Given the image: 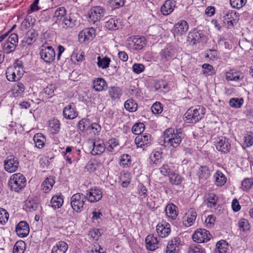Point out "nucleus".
Segmentation results:
<instances>
[{
    "label": "nucleus",
    "instance_id": "c756f323",
    "mask_svg": "<svg viewBox=\"0 0 253 253\" xmlns=\"http://www.w3.org/2000/svg\"><path fill=\"white\" fill-rule=\"evenodd\" d=\"M166 214L167 217L172 220H174L177 216V207L174 204H169L165 208Z\"/></svg>",
    "mask_w": 253,
    "mask_h": 253
},
{
    "label": "nucleus",
    "instance_id": "680f3d73",
    "mask_svg": "<svg viewBox=\"0 0 253 253\" xmlns=\"http://www.w3.org/2000/svg\"><path fill=\"white\" fill-rule=\"evenodd\" d=\"M244 100L242 98H232L229 100L230 105L233 108H240L243 104Z\"/></svg>",
    "mask_w": 253,
    "mask_h": 253
},
{
    "label": "nucleus",
    "instance_id": "864d4df0",
    "mask_svg": "<svg viewBox=\"0 0 253 253\" xmlns=\"http://www.w3.org/2000/svg\"><path fill=\"white\" fill-rule=\"evenodd\" d=\"M203 37V34L200 31H196L190 33L189 35L188 38L193 41V43L195 44L196 42H200L201 38Z\"/></svg>",
    "mask_w": 253,
    "mask_h": 253
},
{
    "label": "nucleus",
    "instance_id": "c9c22d12",
    "mask_svg": "<svg viewBox=\"0 0 253 253\" xmlns=\"http://www.w3.org/2000/svg\"><path fill=\"white\" fill-rule=\"evenodd\" d=\"M66 10L64 7H60L56 9L54 12L53 19L55 23H59L65 17Z\"/></svg>",
    "mask_w": 253,
    "mask_h": 253
},
{
    "label": "nucleus",
    "instance_id": "1a4fd4ad",
    "mask_svg": "<svg viewBox=\"0 0 253 253\" xmlns=\"http://www.w3.org/2000/svg\"><path fill=\"white\" fill-rule=\"evenodd\" d=\"M105 14V9L100 6H93L88 12V18L93 23L100 20Z\"/></svg>",
    "mask_w": 253,
    "mask_h": 253
},
{
    "label": "nucleus",
    "instance_id": "6e6552de",
    "mask_svg": "<svg viewBox=\"0 0 253 253\" xmlns=\"http://www.w3.org/2000/svg\"><path fill=\"white\" fill-rule=\"evenodd\" d=\"M40 55L41 58L47 63L53 62L55 57V51L51 46H42Z\"/></svg>",
    "mask_w": 253,
    "mask_h": 253
},
{
    "label": "nucleus",
    "instance_id": "e2e57ef3",
    "mask_svg": "<svg viewBox=\"0 0 253 253\" xmlns=\"http://www.w3.org/2000/svg\"><path fill=\"white\" fill-rule=\"evenodd\" d=\"M90 124L88 120L82 119L78 123V128L82 131H87Z\"/></svg>",
    "mask_w": 253,
    "mask_h": 253
},
{
    "label": "nucleus",
    "instance_id": "bf43d9fd",
    "mask_svg": "<svg viewBox=\"0 0 253 253\" xmlns=\"http://www.w3.org/2000/svg\"><path fill=\"white\" fill-rule=\"evenodd\" d=\"M216 247L219 253H224L227 251L228 244L224 240H220L217 243Z\"/></svg>",
    "mask_w": 253,
    "mask_h": 253
},
{
    "label": "nucleus",
    "instance_id": "e433bc0d",
    "mask_svg": "<svg viewBox=\"0 0 253 253\" xmlns=\"http://www.w3.org/2000/svg\"><path fill=\"white\" fill-rule=\"evenodd\" d=\"M138 199L141 202H144V200L148 197V191L146 187L142 183H139L137 187Z\"/></svg>",
    "mask_w": 253,
    "mask_h": 253
},
{
    "label": "nucleus",
    "instance_id": "20e7f679",
    "mask_svg": "<svg viewBox=\"0 0 253 253\" xmlns=\"http://www.w3.org/2000/svg\"><path fill=\"white\" fill-rule=\"evenodd\" d=\"M205 114V109L203 106L191 107L184 115L185 121L188 123H196L204 118Z\"/></svg>",
    "mask_w": 253,
    "mask_h": 253
},
{
    "label": "nucleus",
    "instance_id": "cd10ccee",
    "mask_svg": "<svg viewBox=\"0 0 253 253\" xmlns=\"http://www.w3.org/2000/svg\"><path fill=\"white\" fill-rule=\"evenodd\" d=\"M213 178L215 185L218 187L223 186L227 181L226 176L219 170H217L214 173Z\"/></svg>",
    "mask_w": 253,
    "mask_h": 253
},
{
    "label": "nucleus",
    "instance_id": "423d86ee",
    "mask_svg": "<svg viewBox=\"0 0 253 253\" xmlns=\"http://www.w3.org/2000/svg\"><path fill=\"white\" fill-rule=\"evenodd\" d=\"M175 55L174 47L171 45H167L159 53L160 63L167 64L174 58Z\"/></svg>",
    "mask_w": 253,
    "mask_h": 253
},
{
    "label": "nucleus",
    "instance_id": "ea45409f",
    "mask_svg": "<svg viewBox=\"0 0 253 253\" xmlns=\"http://www.w3.org/2000/svg\"><path fill=\"white\" fill-rule=\"evenodd\" d=\"M179 239L175 238L169 243L167 248V253H177L179 250Z\"/></svg>",
    "mask_w": 253,
    "mask_h": 253
},
{
    "label": "nucleus",
    "instance_id": "a878e982",
    "mask_svg": "<svg viewBox=\"0 0 253 253\" xmlns=\"http://www.w3.org/2000/svg\"><path fill=\"white\" fill-rule=\"evenodd\" d=\"M175 171H177V168L172 164H165L160 168L161 173L164 176H170Z\"/></svg>",
    "mask_w": 253,
    "mask_h": 253
},
{
    "label": "nucleus",
    "instance_id": "72a5a7b5",
    "mask_svg": "<svg viewBox=\"0 0 253 253\" xmlns=\"http://www.w3.org/2000/svg\"><path fill=\"white\" fill-rule=\"evenodd\" d=\"M55 180L54 177L50 176L47 177L42 184V189L44 193L49 192L52 188Z\"/></svg>",
    "mask_w": 253,
    "mask_h": 253
},
{
    "label": "nucleus",
    "instance_id": "69168bd1",
    "mask_svg": "<svg viewBox=\"0 0 253 253\" xmlns=\"http://www.w3.org/2000/svg\"><path fill=\"white\" fill-rule=\"evenodd\" d=\"M87 253H104L103 249L97 244L91 245L87 250Z\"/></svg>",
    "mask_w": 253,
    "mask_h": 253
},
{
    "label": "nucleus",
    "instance_id": "2eb2a0df",
    "mask_svg": "<svg viewBox=\"0 0 253 253\" xmlns=\"http://www.w3.org/2000/svg\"><path fill=\"white\" fill-rule=\"evenodd\" d=\"M38 36V34L36 30L34 29L29 30L21 41L20 45L25 47L26 45H31L36 41Z\"/></svg>",
    "mask_w": 253,
    "mask_h": 253
},
{
    "label": "nucleus",
    "instance_id": "a18cd8bd",
    "mask_svg": "<svg viewBox=\"0 0 253 253\" xmlns=\"http://www.w3.org/2000/svg\"><path fill=\"white\" fill-rule=\"evenodd\" d=\"M169 177V182L172 185H179L182 183L183 179V178L177 172V171H175Z\"/></svg>",
    "mask_w": 253,
    "mask_h": 253
},
{
    "label": "nucleus",
    "instance_id": "39448f33",
    "mask_svg": "<svg viewBox=\"0 0 253 253\" xmlns=\"http://www.w3.org/2000/svg\"><path fill=\"white\" fill-rule=\"evenodd\" d=\"M86 198L85 195L81 193L74 194L71 198V205L73 209L77 212L83 210L84 205Z\"/></svg>",
    "mask_w": 253,
    "mask_h": 253
},
{
    "label": "nucleus",
    "instance_id": "37998d69",
    "mask_svg": "<svg viewBox=\"0 0 253 253\" xmlns=\"http://www.w3.org/2000/svg\"><path fill=\"white\" fill-rule=\"evenodd\" d=\"M63 202L64 200L62 196L56 195L52 197L50 204L53 209H59L63 205Z\"/></svg>",
    "mask_w": 253,
    "mask_h": 253
},
{
    "label": "nucleus",
    "instance_id": "ddd939ff",
    "mask_svg": "<svg viewBox=\"0 0 253 253\" xmlns=\"http://www.w3.org/2000/svg\"><path fill=\"white\" fill-rule=\"evenodd\" d=\"M145 44V39L144 37L135 36L133 38H129L127 40L128 47L133 50H140L142 48Z\"/></svg>",
    "mask_w": 253,
    "mask_h": 253
},
{
    "label": "nucleus",
    "instance_id": "13d9d810",
    "mask_svg": "<svg viewBox=\"0 0 253 253\" xmlns=\"http://www.w3.org/2000/svg\"><path fill=\"white\" fill-rule=\"evenodd\" d=\"M145 126L142 123H136L132 128V132L137 135L142 134L141 133L144 130Z\"/></svg>",
    "mask_w": 253,
    "mask_h": 253
},
{
    "label": "nucleus",
    "instance_id": "5fc2aeb1",
    "mask_svg": "<svg viewBox=\"0 0 253 253\" xmlns=\"http://www.w3.org/2000/svg\"><path fill=\"white\" fill-rule=\"evenodd\" d=\"M105 26L109 30H116L119 28L118 25V20L114 18H109L105 22Z\"/></svg>",
    "mask_w": 253,
    "mask_h": 253
},
{
    "label": "nucleus",
    "instance_id": "4be33fe9",
    "mask_svg": "<svg viewBox=\"0 0 253 253\" xmlns=\"http://www.w3.org/2000/svg\"><path fill=\"white\" fill-rule=\"evenodd\" d=\"M63 115L66 119L72 120L77 117L78 113L73 104H69L64 108Z\"/></svg>",
    "mask_w": 253,
    "mask_h": 253
},
{
    "label": "nucleus",
    "instance_id": "9d476101",
    "mask_svg": "<svg viewBox=\"0 0 253 253\" xmlns=\"http://www.w3.org/2000/svg\"><path fill=\"white\" fill-rule=\"evenodd\" d=\"M95 36V31L93 28H86L81 31L78 35L81 43L88 44Z\"/></svg>",
    "mask_w": 253,
    "mask_h": 253
},
{
    "label": "nucleus",
    "instance_id": "338daca9",
    "mask_svg": "<svg viewBox=\"0 0 253 253\" xmlns=\"http://www.w3.org/2000/svg\"><path fill=\"white\" fill-rule=\"evenodd\" d=\"M247 0H230V3L233 8L240 9L246 3Z\"/></svg>",
    "mask_w": 253,
    "mask_h": 253
},
{
    "label": "nucleus",
    "instance_id": "3c124183",
    "mask_svg": "<svg viewBox=\"0 0 253 253\" xmlns=\"http://www.w3.org/2000/svg\"><path fill=\"white\" fill-rule=\"evenodd\" d=\"M131 164V157L128 154H123L120 158V165L123 167H128Z\"/></svg>",
    "mask_w": 253,
    "mask_h": 253
},
{
    "label": "nucleus",
    "instance_id": "dca6fc26",
    "mask_svg": "<svg viewBox=\"0 0 253 253\" xmlns=\"http://www.w3.org/2000/svg\"><path fill=\"white\" fill-rule=\"evenodd\" d=\"M134 141L137 147L143 148L150 145L151 144L152 139L151 134L143 133L137 135Z\"/></svg>",
    "mask_w": 253,
    "mask_h": 253
},
{
    "label": "nucleus",
    "instance_id": "0e129e2a",
    "mask_svg": "<svg viewBox=\"0 0 253 253\" xmlns=\"http://www.w3.org/2000/svg\"><path fill=\"white\" fill-rule=\"evenodd\" d=\"M203 72L207 76H211L215 73L214 70L212 65L209 64H204L202 65Z\"/></svg>",
    "mask_w": 253,
    "mask_h": 253
},
{
    "label": "nucleus",
    "instance_id": "f03ea898",
    "mask_svg": "<svg viewBox=\"0 0 253 253\" xmlns=\"http://www.w3.org/2000/svg\"><path fill=\"white\" fill-rule=\"evenodd\" d=\"M24 73L23 63L19 60H16L12 66L8 67L6 71V77L10 82L20 80Z\"/></svg>",
    "mask_w": 253,
    "mask_h": 253
},
{
    "label": "nucleus",
    "instance_id": "9b49d317",
    "mask_svg": "<svg viewBox=\"0 0 253 253\" xmlns=\"http://www.w3.org/2000/svg\"><path fill=\"white\" fill-rule=\"evenodd\" d=\"M214 143L216 149L221 153L226 154L230 151L231 144L226 137L223 136L217 137Z\"/></svg>",
    "mask_w": 253,
    "mask_h": 253
},
{
    "label": "nucleus",
    "instance_id": "09e8293b",
    "mask_svg": "<svg viewBox=\"0 0 253 253\" xmlns=\"http://www.w3.org/2000/svg\"><path fill=\"white\" fill-rule=\"evenodd\" d=\"M55 86L53 84H50L45 88L42 92V93L43 97L42 100H46V99L51 98L54 95Z\"/></svg>",
    "mask_w": 253,
    "mask_h": 253
},
{
    "label": "nucleus",
    "instance_id": "de8ad7c7",
    "mask_svg": "<svg viewBox=\"0 0 253 253\" xmlns=\"http://www.w3.org/2000/svg\"><path fill=\"white\" fill-rule=\"evenodd\" d=\"M48 126L51 132L56 133L59 131L60 123L57 119H53L49 121Z\"/></svg>",
    "mask_w": 253,
    "mask_h": 253
},
{
    "label": "nucleus",
    "instance_id": "393cba45",
    "mask_svg": "<svg viewBox=\"0 0 253 253\" xmlns=\"http://www.w3.org/2000/svg\"><path fill=\"white\" fill-rule=\"evenodd\" d=\"M243 77L244 75L241 71L234 69L226 72L225 74V79L227 81L237 82L242 80Z\"/></svg>",
    "mask_w": 253,
    "mask_h": 253
},
{
    "label": "nucleus",
    "instance_id": "473e14b6",
    "mask_svg": "<svg viewBox=\"0 0 253 253\" xmlns=\"http://www.w3.org/2000/svg\"><path fill=\"white\" fill-rule=\"evenodd\" d=\"M68 249V244L65 242L59 241L52 247L51 253H65Z\"/></svg>",
    "mask_w": 253,
    "mask_h": 253
},
{
    "label": "nucleus",
    "instance_id": "f8f14e48",
    "mask_svg": "<svg viewBox=\"0 0 253 253\" xmlns=\"http://www.w3.org/2000/svg\"><path fill=\"white\" fill-rule=\"evenodd\" d=\"M238 19L237 13L233 10H225L223 12V21L228 28L233 26L234 23Z\"/></svg>",
    "mask_w": 253,
    "mask_h": 253
},
{
    "label": "nucleus",
    "instance_id": "f704fd0d",
    "mask_svg": "<svg viewBox=\"0 0 253 253\" xmlns=\"http://www.w3.org/2000/svg\"><path fill=\"white\" fill-rule=\"evenodd\" d=\"M205 198V202L207 207L211 208H215L218 201V197L214 193H209L206 195Z\"/></svg>",
    "mask_w": 253,
    "mask_h": 253
},
{
    "label": "nucleus",
    "instance_id": "774afa93",
    "mask_svg": "<svg viewBox=\"0 0 253 253\" xmlns=\"http://www.w3.org/2000/svg\"><path fill=\"white\" fill-rule=\"evenodd\" d=\"M119 142L118 139L113 138L108 140V146L107 147V151L112 152L116 147L119 145Z\"/></svg>",
    "mask_w": 253,
    "mask_h": 253
},
{
    "label": "nucleus",
    "instance_id": "4d7b16f0",
    "mask_svg": "<svg viewBox=\"0 0 253 253\" xmlns=\"http://www.w3.org/2000/svg\"><path fill=\"white\" fill-rule=\"evenodd\" d=\"M253 185V178H246L242 182L241 188L244 191L250 190Z\"/></svg>",
    "mask_w": 253,
    "mask_h": 253
},
{
    "label": "nucleus",
    "instance_id": "2f4dec72",
    "mask_svg": "<svg viewBox=\"0 0 253 253\" xmlns=\"http://www.w3.org/2000/svg\"><path fill=\"white\" fill-rule=\"evenodd\" d=\"M175 6L174 2L167 0L162 6L161 10L163 15H168L173 11Z\"/></svg>",
    "mask_w": 253,
    "mask_h": 253
},
{
    "label": "nucleus",
    "instance_id": "8fccbe9b",
    "mask_svg": "<svg viewBox=\"0 0 253 253\" xmlns=\"http://www.w3.org/2000/svg\"><path fill=\"white\" fill-rule=\"evenodd\" d=\"M25 249V243L22 241H18L14 246L13 253H24Z\"/></svg>",
    "mask_w": 253,
    "mask_h": 253
},
{
    "label": "nucleus",
    "instance_id": "7c9ffc66",
    "mask_svg": "<svg viewBox=\"0 0 253 253\" xmlns=\"http://www.w3.org/2000/svg\"><path fill=\"white\" fill-rule=\"evenodd\" d=\"M197 217V213L193 209H190L186 214V218L183 220V224L189 227L193 225Z\"/></svg>",
    "mask_w": 253,
    "mask_h": 253
},
{
    "label": "nucleus",
    "instance_id": "603ef678",
    "mask_svg": "<svg viewBox=\"0 0 253 253\" xmlns=\"http://www.w3.org/2000/svg\"><path fill=\"white\" fill-rule=\"evenodd\" d=\"M253 145V132H248L244 137L243 146L249 147Z\"/></svg>",
    "mask_w": 253,
    "mask_h": 253
},
{
    "label": "nucleus",
    "instance_id": "052dcab7",
    "mask_svg": "<svg viewBox=\"0 0 253 253\" xmlns=\"http://www.w3.org/2000/svg\"><path fill=\"white\" fill-rule=\"evenodd\" d=\"M9 213L2 208H0V225L5 224L8 221Z\"/></svg>",
    "mask_w": 253,
    "mask_h": 253
},
{
    "label": "nucleus",
    "instance_id": "412c9836",
    "mask_svg": "<svg viewBox=\"0 0 253 253\" xmlns=\"http://www.w3.org/2000/svg\"><path fill=\"white\" fill-rule=\"evenodd\" d=\"M77 20L74 15L70 14L66 16L59 23V25L63 29H68L74 27L76 24Z\"/></svg>",
    "mask_w": 253,
    "mask_h": 253
},
{
    "label": "nucleus",
    "instance_id": "4468645a",
    "mask_svg": "<svg viewBox=\"0 0 253 253\" xmlns=\"http://www.w3.org/2000/svg\"><path fill=\"white\" fill-rule=\"evenodd\" d=\"M193 239L197 243H204L209 241L211 237L210 232L204 229H199L193 235Z\"/></svg>",
    "mask_w": 253,
    "mask_h": 253
},
{
    "label": "nucleus",
    "instance_id": "6ab92c4d",
    "mask_svg": "<svg viewBox=\"0 0 253 253\" xmlns=\"http://www.w3.org/2000/svg\"><path fill=\"white\" fill-rule=\"evenodd\" d=\"M156 231L158 235L161 238H166L170 233V225L166 221H162L159 223L156 227Z\"/></svg>",
    "mask_w": 253,
    "mask_h": 253
},
{
    "label": "nucleus",
    "instance_id": "bb28decb",
    "mask_svg": "<svg viewBox=\"0 0 253 253\" xmlns=\"http://www.w3.org/2000/svg\"><path fill=\"white\" fill-rule=\"evenodd\" d=\"M105 149L103 141L101 139L95 140L93 143V148L91 151L93 155H100Z\"/></svg>",
    "mask_w": 253,
    "mask_h": 253
},
{
    "label": "nucleus",
    "instance_id": "f257e3e1",
    "mask_svg": "<svg viewBox=\"0 0 253 253\" xmlns=\"http://www.w3.org/2000/svg\"><path fill=\"white\" fill-rule=\"evenodd\" d=\"M181 132L175 130L173 128H169L164 132V146L170 149L176 148L181 142Z\"/></svg>",
    "mask_w": 253,
    "mask_h": 253
},
{
    "label": "nucleus",
    "instance_id": "4c0bfd02",
    "mask_svg": "<svg viewBox=\"0 0 253 253\" xmlns=\"http://www.w3.org/2000/svg\"><path fill=\"white\" fill-rule=\"evenodd\" d=\"M93 88L98 91L105 90L107 87V84L104 79L97 78L93 81Z\"/></svg>",
    "mask_w": 253,
    "mask_h": 253
},
{
    "label": "nucleus",
    "instance_id": "c85d7f7f",
    "mask_svg": "<svg viewBox=\"0 0 253 253\" xmlns=\"http://www.w3.org/2000/svg\"><path fill=\"white\" fill-rule=\"evenodd\" d=\"M25 90L24 84L21 82H17L12 86L11 92L14 97H21L24 93Z\"/></svg>",
    "mask_w": 253,
    "mask_h": 253
},
{
    "label": "nucleus",
    "instance_id": "aec40b11",
    "mask_svg": "<svg viewBox=\"0 0 253 253\" xmlns=\"http://www.w3.org/2000/svg\"><path fill=\"white\" fill-rule=\"evenodd\" d=\"M15 230L19 237H26L29 233V224L25 221H20L16 225Z\"/></svg>",
    "mask_w": 253,
    "mask_h": 253
},
{
    "label": "nucleus",
    "instance_id": "c03bdc74",
    "mask_svg": "<svg viewBox=\"0 0 253 253\" xmlns=\"http://www.w3.org/2000/svg\"><path fill=\"white\" fill-rule=\"evenodd\" d=\"M122 90L119 87L112 86L109 89V96L113 100L119 99L122 95Z\"/></svg>",
    "mask_w": 253,
    "mask_h": 253
},
{
    "label": "nucleus",
    "instance_id": "a211bd4d",
    "mask_svg": "<svg viewBox=\"0 0 253 253\" xmlns=\"http://www.w3.org/2000/svg\"><path fill=\"white\" fill-rule=\"evenodd\" d=\"M189 25L188 23L183 20L179 21L175 24L173 28V33L177 36L185 35L188 31Z\"/></svg>",
    "mask_w": 253,
    "mask_h": 253
},
{
    "label": "nucleus",
    "instance_id": "f3484780",
    "mask_svg": "<svg viewBox=\"0 0 253 253\" xmlns=\"http://www.w3.org/2000/svg\"><path fill=\"white\" fill-rule=\"evenodd\" d=\"M86 199L91 203L99 201L102 197V192L98 188L90 189L85 195Z\"/></svg>",
    "mask_w": 253,
    "mask_h": 253
},
{
    "label": "nucleus",
    "instance_id": "b1692460",
    "mask_svg": "<svg viewBox=\"0 0 253 253\" xmlns=\"http://www.w3.org/2000/svg\"><path fill=\"white\" fill-rule=\"evenodd\" d=\"M197 175L199 182H204L210 177V170L207 166H200L197 171Z\"/></svg>",
    "mask_w": 253,
    "mask_h": 253
},
{
    "label": "nucleus",
    "instance_id": "49530a36",
    "mask_svg": "<svg viewBox=\"0 0 253 253\" xmlns=\"http://www.w3.org/2000/svg\"><path fill=\"white\" fill-rule=\"evenodd\" d=\"M124 106L125 109L130 112H135L138 108L137 103L132 99H129L126 101Z\"/></svg>",
    "mask_w": 253,
    "mask_h": 253
},
{
    "label": "nucleus",
    "instance_id": "7ed1b4c3",
    "mask_svg": "<svg viewBox=\"0 0 253 253\" xmlns=\"http://www.w3.org/2000/svg\"><path fill=\"white\" fill-rule=\"evenodd\" d=\"M26 182V179L23 174L16 173L10 176L8 184L12 191L19 192L25 187Z\"/></svg>",
    "mask_w": 253,
    "mask_h": 253
},
{
    "label": "nucleus",
    "instance_id": "0eeeda50",
    "mask_svg": "<svg viewBox=\"0 0 253 253\" xmlns=\"http://www.w3.org/2000/svg\"><path fill=\"white\" fill-rule=\"evenodd\" d=\"M19 160L14 156H7L3 162L4 170L9 173L16 171L19 168Z\"/></svg>",
    "mask_w": 253,
    "mask_h": 253
},
{
    "label": "nucleus",
    "instance_id": "79ce46f5",
    "mask_svg": "<svg viewBox=\"0 0 253 253\" xmlns=\"http://www.w3.org/2000/svg\"><path fill=\"white\" fill-rule=\"evenodd\" d=\"M162 154L159 151H153L150 154L149 159L151 165L157 166L162 161Z\"/></svg>",
    "mask_w": 253,
    "mask_h": 253
},
{
    "label": "nucleus",
    "instance_id": "58836bf2",
    "mask_svg": "<svg viewBox=\"0 0 253 253\" xmlns=\"http://www.w3.org/2000/svg\"><path fill=\"white\" fill-rule=\"evenodd\" d=\"M97 65L102 69H107L109 67L111 59L108 57L98 56L97 58Z\"/></svg>",
    "mask_w": 253,
    "mask_h": 253
},
{
    "label": "nucleus",
    "instance_id": "6e6d98bb",
    "mask_svg": "<svg viewBox=\"0 0 253 253\" xmlns=\"http://www.w3.org/2000/svg\"><path fill=\"white\" fill-rule=\"evenodd\" d=\"M26 209L30 211H36L41 208L40 205L33 200H29L26 202Z\"/></svg>",
    "mask_w": 253,
    "mask_h": 253
},
{
    "label": "nucleus",
    "instance_id": "a19ab883",
    "mask_svg": "<svg viewBox=\"0 0 253 253\" xmlns=\"http://www.w3.org/2000/svg\"><path fill=\"white\" fill-rule=\"evenodd\" d=\"M33 140L36 146L38 148L41 149L44 146L46 139L42 134L38 133L35 134L33 137Z\"/></svg>",
    "mask_w": 253,
    "mask_h": 253
},
{
    "label": "nucleus",
    "instance_id": "5701e85b",
    "mask_svg": "<svg viewBox=\"0 0 253 253\" xmlns=\"http://www.w3.org/2000/svg\"><path fill=\"white\" fill-rule=\"evenodd\" d=\"M147 249L150 251H154L159 248V241L154 235H149L145 238Z\"/></svg>",
    "mask_w": 253,
    "mask_h": 253
}]
</instances>
